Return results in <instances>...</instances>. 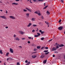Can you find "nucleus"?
Masks as SVG:
<instances>
[{
    "label": "nucleus",
    "mask_w": 65,
    "mask_h": 65,
    "mask_svg": "<svg viewBox=\"0 0 65 65\" xmlns=\"http://www.w3.org/2000/svg\"><path fill=\"white\" fill-rule=\"evenodd\" d=\"M64 46L63 44H62L59 45V46H60V47H62V46Z\"/></svg>",
    "instance_id": "18"
},
{
    "label": "nucleus",
    "mask_w": 65,
    "mask_h": 65,
    "mask_svg": "<svg viewBox=\"0 0 65 65\" xmlns=\"http://www.w3.org/2000/svg\"><path fill=\"white\" fill-rule=\"evenodd\" d=\"M36 53V52H33V53H32V54H34V53Z\"/></svg>",
    "instance_id": "58"
},
{
    "label": "nucleus",
    "mask_w": 65,
    "mask_h": 65,
    "mask_svg": "<svg viewBox=\"0 0 65 65\" xmlns=\"http://www.w3.org/2000/svg\"><path fill=\"white\" fill-rule=\"evenodd\" d=\"M30 0V3H32V2Z\"/></svg>",
    "instance_id": "55"
},
{
    "label": "nucleus",
    "mask_w": 65,
    "mask_h": 65,
    "mask_svg": "<svg viewBox=\"0 0 65 65\" xmlns=\"http://www.w3.org/2000/svg\"><path fill=\"white\" fill-rule=\"evenodd\" d=\"M27 43H30V42L29 41H28V42H27Z\"/></svg>",
    "instance_id": "43"
},
{
    "label": "nucleus",
    "mask_w": 65,
    "mask_h": 65,
    "mask_svg": "<svg viewBox=\"0 0 65 65\" xmlns=\"http://www.w3.org/2000/svg\"><path fill=\"white\" fill-rule=\"evenodd\" d=\"M8 28V26H7L5 27V28H6V29H7Z\"/></svg>",
    "instance_id": "48"
},
{
    "label": "nucleus",
    "mask_w": 65,
    "mask_h": 65,
    "mask_svg": "<svg viewBox=\"0 0 65 65\" xmlns=\"http://www.w3.org/2000/svg\"><path fill=\"white\" fill-rule=\"evenodd\" d=\"M41 18H42V19H44V18L42 16Z\"/></svg>",
    "instance_id": "51"
},
{
    "label": "nucleus",
    "mask_w": 65,
    "mask_h": 65,
    "mask_svg": "<svg viewBox=\"0 0 65 65\" xmlns=\"http://www.w3.org/2000/svg\"><path fill=\"white\" fill-rule=\"evenodd\" d=\"M37 34L38 35V36H40V33H37Z\"/></svg>",
    "instance_id": "23"
},
{
    "label": "nucleus",
    "mask_w": 65,
    "mask_h": 65,
    "mask_svg": "<svg viewBox=\"0 0 65 65\" xmlns=\"http://www.w3.org/2000/svg\"><path fill=\"white\" fill-rule=\"evenodd\" d=\"M37 48L38 49H39V48H40V46H38L37 47Z\"/></svg>",
    "instance_id": "27"
},
{
    "label": "nucleus",
    "mask_w": 65,
    "mask_h": 65,
    "mask_svg": "<svg viewBox=\"0 0 65 65\" xmlns=\"http://www.w3.org/2000/svg\"><path fill=\"white\" fill-rule=\"evenodd\" d=\"M44 38L43 37L42 38H41V40H44Z\"/></svg>",
    "instance_id": "32"
},
{
    "label": "nucleus",
    "mask_w": 65,
    "mask_h": 65,
    "mask_svg": "<svg viewBox=\"0 0 65 65\" xmlns=\"http://www.w3.org/2000/svg\"><path fill=\"white\" fill-rule=\"evenodd\" d=\"M44 57V54H43L41 56V58H43Z\"/></svg>",
    "instance_id": "10"
},
{
    "label": "nucleus",
    "mask_w": 65,
    "mask_h": 65,
    "mask_svg": "<svg viewBox=\"0 0 65 65\" xmlns=\"http://www.w3.org/2000/svg\"><path fill=\"white\" fill-rule=\"evenodd\" d=\"M48 6H46L45 7L43 8V9H45V8H46L47 7H48Z\"/></svg>",
    "instance_id": "22"
},
{
    "label": "nucleus",
    "mask_w": 65,
    "mask_h": 65,
    "mask_svg": "<svg viewBox=\"0 0 65 65\" xmlns=\"http://www.w3.org/2000/svg\"><path fill=\"white\" fill-rule=\"evenodd\" d=\"M9 17L10 18L12 19H13L14 20H15V18L13 16H10Z\"/></svg>",
    "instance_id": "3"
},
{
    "label": "nucleus",
    "mask_w": 65,
    "mask_h": 65,
    "mask_svg": "<svg viewBox=\"0 0 65 65\" xmlns=\"http://www.w3.org/2000/svg\"><path fill=\"white\" fill-rule=\"evenodd\" d=\"M2 61H0V63H2Z\"/></svg>",
    "instance_id": "62"
},
{
    "label": "nucleus",
    "mask_w": 65,
    "mask_h": 65,
    "mask_svg": "<svg viewBox=\"0 0 65 65\" xmlns=\"http://www.w3.org/2000/svg\"><path fill=\"white\" fill-rule=\"evenodd\" d=\"M56 45H58V44H58V43H56Z\"/></svg>",
    "instance_id": "56"
},
{
    "label": "nucleus",
    "mask_w": 65,
    "mask_h": 65,
    "mask_svg": "<svg viewBox=\"0 0 65 65\" xmlns=\"http://www.w3.org/2000/svg\"><path fill=\"white\" fill-rule=\"evenodd\" d=\"M55 57V55H53V57Z\"/></svg>",
    "instance_id": "53"
},
{
    "label": "nucleus",
    "mask_w": 65,
    "mask_h": 65,
    "mask_svg": "<svg viewBox=\"0 0 65 65\" xmlns=\"http://www.w3.org/2000/svg\"><path fill=\"white\" fill-rule=\"evenodd\" d=\"M22 40H25V39H26V38H22Z\"/></svg>",
    "instance_id": "26"
},
{
    "label": "nucleus",
    "mask_w": 65,
    "mask_h": 65,
    "mask_svg": "<svg viewBox=\"0 0 65 65\" xmlns=\"http://www.w3.org/2000/svg\"><path fill=\"white\" fill-rule=\"evenodd\" d=\"M12 5H18V3H13L12 4Z\"/></svg>",
    "instance_id": "12"
},
{
    "label": "nucleus",
    "mask_w": 65,
    "mask_h": 65,
    "mask_svg": "<svg viewBox=\"0 0 65 65\" xmlns=\"http://www.w3.org/2000/svg\"><path fill=\"white\" fill-rule=\"evenodd\" d=\"M0 18H1L4 19H7V18L4 15L1 16L0 17Z\"/></svg>",
    "instance_id": "2"
},
{
    "label": "nucleus",
    "mask_w": 65,
    "mask_h": 65,
    "mask_svg": "<svg viewBox=\"0 0 65 65\" xmlns=\"http://www.w3.org/2000/svg\"><path fill=\"white\" fill-rule=\"evenodd\" d=\"M15 1H20V0H15Z\"/></svg>",
    "instance_id": "52"
},
{
    "label": "nucleus",
    "mask_w": 65,
    "mask_h": 65,
    "mask_svg": "<svg viewBox=\"0 0 65 65\" xmlns=\"http://www.w3.org/2000/svg\"><path fill=\"white\" fill-rule=\"evenodd\" d=\"M28 64H30V62L29 61L28 62Z\"/></svg>",
    "instance_id": "49"
},
{
    "label": "nucleus",
    "mask_w": 65,
    "mask_h": 65,
    "mask_svg": "<svg viewBox=\"0 0 65 65\" xmlns=\"http://www.w3.org/2000/svg\"><path fill=\"white\" fill-rule=\"evenodd\" d=\"M26 16L27 17H29V13H28L26 14Z\"/></svg>",
    "instance_id": "15"
},
{
    "label": "nucleus",
    "mask_w": 65,
    "mask_h": 65,
    "mask_svg": "<svg viewBox=\"0 0 65 65\" xmlns=\"http://www.w3.org/2000/svg\"><path fill=\"white\" fill-rule=\"evenodd\" d=\"M44 33V31H43L41 32V34H43V33Z\"/></svg>",
    "instance_id": "29"
},
{
    "label": "nucleus",
    "mask_w": 65,
    "mask_h": 65,
    "mask_svg": "<svg viewBox=\"0 0 65 65\" xmlns=\"http://www.w3.org/2000/svg\"><path fill=\"white\" fill-rule=\"evenodd\" d=\"M39 32H40V33H41L42 32V30H40L39 31Z\"/></svg>",
    "instance_id": "42"
},
{
    "label": "nucleus",
    "mask_w": 65,
    "mask_h": 65,
    "mask_svg": "<svg viewBox=\"0 0 65 65\" xmlns=\"http://www.w3.org/2000/svg\"><path fill=\"white\" fill-rule=\"evenodd\" d=\"M36 0H33V1H34V2H36Z\"/></svg>",
    "instance_id": "57"
},
{
    "label": "nucleus",
    "mask_w": 65,
    "mask_h": 65,
    "mask_svg": "<svg viewBox=\"0 0 65 65\" xmlns=\"http://www.w3.org/2000/svg\"><path fill=\"white\" fill-rule=\"evenodd\" d=\"M41 24V23L40 22L39 23V24Z\"/></svg>",
    "instance_id": "63"
},
{
    "label": "nucleus",
    "mask_w": 65,
    "mask_h": 65,
    "mask_svg": "<svg viewBox=\"0 0 65 65\" xmlns=\"http://www.w3.org/2000/svg\"><path fill=\"white\" fill-rule=\"evenodd\" d=\"M32 25V24L31 23H30L27 26V27H30V26H31Z\"/></svg>",
    "instance_id": "11"
},
{
    "label": "nucleus",
    "mask_w": 65,
    "mask_h": 65,
    "mask_svg": "<svg viewBox=\"0 0 65 65\" xmlns=\"http://www.w3.org/2000/svg\"><path fill=\"white\" fill-rule=\"evenodd\" d=\"M64 34H65V31H64Z\"/></svg>",
    "instance_id": "64"
},
{
    "label": "nucleus",
    "mask_w": 65,
    "mask_h": 65,
    "mask_svg": "<svg viewBox=\"0 0 65 65\" xmlns=\"http://www.w3.org/2000/svg\"><path fill=\"white\" fill-rule=\"evenodd\" d=\"M17 65H20V63L18 62L17 63Z\"/></svg>",
    "instance_id": "39"
},
{
    "label": "nucleus",
    "mask_w": 65,
    "mask_h": 65,
    "mask_svg": "<svg viewBox=\"0 0 65 65\" xmlns=\"http://www.w3.org/2000/svg\"><path fill=\"white\" fill-rule=\"evenodd\" d=\"M9 59H8V58L7 59V61H8Z\"/></svg>",
    "instance_id": "60"
},
{
    "label": "nucleus",
    "mask_w": 65,
    "mask_h": 65,
    "mask_svg": "<svg viewBox=\"0 0 65 65\" xmlns=\"http://www.w3.org/2000/svg\"><path fill=\"white\" fill-rule=\"evenodd\" d=\"M16 40H18V41H19V40H20V39L19 38H18V37H17L16 38Z\"/></svg>",
    "instance_id": "13"
},
{
    "label": "nucleus",
    "mask_w": 65,
    "mask_h": 65,
    "mask_svg": "<svg viewBox=\"0 0 65 65\" xmlns=\"http://www.w3.org/2000/svg\"><path fill=\"white\" fill-rule=\"evenodd\" d=\"M33 26L34 27H36V26H37V25L36 24L33 25Z\"/></svg>",
    "instance_id": "28"
},
{
    "label": "nucleus",
    "mask_w": 65,
    "mask_h": 65,
    "mask_svg": "<svg viewBox=\"0 0 65 65\" xmlns=\"http://www.w3.org/2000/svg\"><path fill=\"white\" fill-rule=\"evenodd\" d=\"M6 13H8V11L7 10L6 11Z\"/></svg>",
    "instance_id": "44"
},
{
    "label": "nucleus",
    "mask_w": 65,
    "mask_h": 65,
    "mask_svg": "<svg viewBox=\"0 0 65 65\" xmlns=\"http://www.w3.org/2000/svg\"><path fill=\"white\" fill-rule=\"evenodd\" d=\"M37 0L38 1H41V2L43 1V0Z\"/></svg>",
    "instance_id": "30"
},
{
    "label": "nucleus",
    "mask_w": 65,
    "mask_h": 65,
    "mask_svg": "<svg viewBox=\"0 0 65 65\" xmlns=\"http://www.w3.org/2000/svg\"><path fill=\"white\" fill-rule=\"evenodd\" d=\"M25 9L28 10V11H29V12H31V10L30 9H28L27 8H26Z\"/></svg>",
    "instance_id": "9"
},
{
    "label": "nucleus",
    "mask_w": 65,
    "mask_h": 65,
    "mask_svg": "<svg viewBox=\"0 0 65 65\" xmlns=\"http://www.w3.org/2000/svg\"><path fill=\"white\" fill-rule=\"evenodd\" d=\"M52 50L53 51H56L57 50V48L55 47H54L52 48Z\"/></svg>",
    "instance_id": "6"
},
{
    "label": "nucleus",
    "mask_w": 65,
    "mask_h": 65,
    "mask_svg": "<svg viewBox=\"0 0 65 65\" xmlns=\"http://www.w3.org/2000/svg\"><path fill=\"white\" fill-rule=\"evenodd\" d=\"M60 45L58 44V45L57 46L56 48H59V46Z\"/></svg>",
    "instance_id": "16"
},
{
    "label": "nucleus",
    "mask_w": 65,
    "mask_h": 65,
    "mask_svg": "<svg viewBox=\"0 0 65 65\" xmlns=\"http://www.w3.org/2000/svg\"><path fill=\"white\" fill-rule=\"evenodd\" d=\"M45 48L46 50H48V47H45Z\"/></svg>",
    "instance_id": "34"
},
{
    "label": "nucleus",
    "mask_w": 65,
    "mask_h": 65,
    "mask_svg": "<svg viewBox=\"0 0 65 65\" xmlns=\"http://www.w3.org/2000/svg\"><path fill=\"white\" fill-rule=\"evenodd\" d=\"M0 11H2V10H0Z\"/></svg>",
    "instance_id": "61"
},
{
    "label": "nucleus",
    "mask_w": 65,
    "mask_h": 65,
    "mask_svg": "<svg viewBox=\"0 0 65 65\" xmlns=\"http://www.w3.org/2000/svg\"><path fill=\"white\" fill-rule=\"evenodd\" d=\"M37 30H36V31H38V28H37Z\"/></svg>",
    "instance_id": "59"
},
{
    "label": "nucleus",
    "mask_w": 65,
    "mask_h": 65,
    "mask_svg": "<svg viewBox=\"0 0 65 65\" xmlns=\"http://www.w3.org/2000/svg\"><path fill=\"white\" fill-rule=\"evenodd\" d=\"M32 21H35V18H32Z\"/></svg>",
    "instance_id": "14"
},
{
    "label": "nucleus",
    "mask_w": 65,
    "mask_h": 65,
    "mask_svg": "<svg viewBox=\"0 0 65 65\" xmlns=\"http://www.w3.org/2000/svg\"><path fill=\"white\" fill-rule=\"evenodd\" d=\"M14 37H17V35L15 34H14Z\"/></svg>",
    "instance_id": "33"
},
{
    "label": "nucleus",
    "mask_w": 65,
    "mask_h": 65,
    "mask_svg": "<svg viewBox=\"0 0 65 65\" xmlns=\"http://www.w3.org/2000/svg\"><path fill=\"white\" fill-rule=\"evenodd\" d=\"M32 58H35L37 56L35 55H33L32 56Z\"/></svg>",
    "instance_id": "8"
},
{
    "label": "nucleus",
    "mask_w": 65,
    "mask_h": 65,
    "mask_svg": "<svg viewBox=\"0 0 65 65\" xmlns=\"http://www.w3.org/2000/svg\"><path fill=\"white\" fill-rule=\"evenodd\" d=\"M44 47H43L41 48V50H43L44 49H43L44 48Z\"/></svg>",
    "instance_id": "45"
},
{
    "label": "nucleus",
    "mask_w": 65,
    "mask_h": 65,
    "mask_svg": "<svg viewBox=\"0 0 65 65\" xmlns=\"http://www.w3.org/2000/svg\"><path fill=\"white\" fill-rule=\"evenodd\" d=\"M35 13H36V14H38V15L39 16H40L41 15V13L40 12V11H38L35 12Z\"/></svg>",
    "instance_id": "1"
},
{
    "label": "nucleus",
    "mask_w": 65,
    "mask_h": 65,
    "mask_svg": "<svg viewBox=\"0 0 65 65\" xmlns=\"http://www.w3.org/2000/svg\"><path fill=\"white\" fill-rule=\"evenodd\" d=\"M50 53V52H48L46 53H45V55H47V54H48V53Z\"/></svg>",
    "instance_id": "35"
},
{
    "label": "nucleus",
    "mask_w": 65,
    "mask_h": 65,
    "mask_svg": "<svg viewBox=\"0 0 65 65\" xmlns=\"http://www.w3.org/2000/svg\"><path fill=\"white\" fill-rule=\"evenodd\" d=\"M35 32V30L34 29H33L32 30V32Z\"/></svg>",
    "instance_id": "36"
},
{
    "label": "nucleus",
    "mask_w": 65,
    "mask_h": 65,
    "mask_svg": "<svg viewBox=\"0 0 65 65\" xmlns=\"http://www.w3.org/2000/svg\"><path fill=\"white\" fill-rule=\"evenodd\" d=\"M0 53L1 54H3V52H2V50L0 51Z\"/></svg>",
    "instance_id": "21"
},
{
    "label": "nucleus",
    "mask_w": 65,
    "mask_h": 65,
    "mask_svg": "<svg viewBox=\"0 0 65 65\" xmlns=\"http://www.w3.org/2000/svg\"><path fill=\"white\" fill-rule=\"evenodd\" d=\"M27 62H28V60H26L25 61V63H27Z\"/></svg>",
    "instance_id": "46"
},
{
    "label": "nucleus",
    "mask_w": 65,
    "mask_h": 65,
    "mask_svg": "<svg viewBox=\"0 0 65 65\" xmlns=\"http://www.w3.org/2000/svg\"><path fill=\"white\" fill-rule=\"evenodd\" d=\"M45 23H46V24H47V25H48V24H49V23H48V22H46V21H45Z\"/></svg>",
    "instance_id": "19"
},
{
    "label": "nucleus",
    "mask_w": 65,
    "mask_h": 65,
    "mask_svg": "<svg viewBox=\"0 0 65 65\" xmlns=\"http://www.w3.org/2000/svg\"><path fill=\"white\" fill-rule=\"evenodd\" d=\"M46 13L47 14H50V12H48V11H47Z\"/></svg>",
    "instance_id": "37"
},
{
    "label": "nucleus",
    "mask_w": 65,
    "mask_h": 65,
    "mask_svg": "<svg viewBox=\"0 0 65 65\" xmlns=\"http://www.w3.org/2000/svg\"><path fill=\"white\" fill-rule=\"evenodd\" d=\"M34 51H37V49L35 48L34 49Z\"/></svg>",
    "instance_id": "40"
},
{
    "label": "nucleus",
    "mask_w": 65,
    "mask_h": 65,
    "mask_svg": "<svg viewBox=\"0 0 65 65\" xmlns=\"http://www.w3.org/2000/svg\"><path fill=\"white\" fill-rule=\"evenodd\" d=\"M55 53H58V52L57 51H56L55 52Z\"/></svg>",
    "instance_id": "54"
},
{
    "label": "nucleus",
    "mask_w": 65,
    "mask_h": 65,
    "mask_svg": "<svg viewBox=\"0 0 65 65\" xmlns=\"http://www.w3.org/2000/svg\"><path fill=\"white\" fill-rule=\"evenodd\" d=\"M28 38L29 39H31V37H28Z\"/></svg>",
    "instance_id": "41"
},
{
    "label": "nucleus",
    "mask_w": 65,
    "mask_h": 65,
    "mask_svg": "<svg viewBox=\"0 0 65 65\" xmlns=\"http://www.w3.org/2000/svg\"><path fill=\"white\" fill-rule=\"evenodd\" d=\"M10 51L11 53H13V50L11 48H10Z\"/></svg>",
    "instance_id": "5"
},
{
    "label": "nucleus",
    "mask_w": 65,
    "mask_h": 65,
    "mask_svg": "<svg viewBox=\"0 0 65 65\" xmlns=\"http://www.w3.org/2000/svg\"><path fill=\"white\" fill-rule=\"evenodd\" d=\"M8 54H9V53L8 52L6 53V56H7V55H8Z\"/></svg>",
    "instance_id": "24"
},
{
    "label": "nucleus",
    "mask_w": 65,
    "mask_h": 65,
    "mask_svg": "<svg viewBox=\"0 0 65 65\" xmlns=\"http://www.w3.org/2000/svg\"><path fill=\"white\" fill-rule=\"evenodd\" d=\"M19 47H20V48H22V46H19Z\"/></svg>",
    "instance_id": "47"
},
{
    "label": "nucleus",
    "mask_w": 65,
    "mask_h": 65,
    "mask_svg": "<svg viewBox=\"0 0 65 65\" xmlns=\"http://www.w3.org/2000/svg\"><path fill=\"white\" fill-rule=\"evenodd\" d=\"M61 22V20H59V23H60V22Z\"/></svg>",
    "instance_id": "50"
},
{
    "label": "nucleus",
    "mask_w": 65,
    "mask_h": 65,
    "mask_svg": "<svg viewBox=\"0 0 65 65\" xmlns=\"http://www.w3.org/2000/svg\"><path fill=\"white\" fill-rule=\"evenodd\" d=\"M63 27L62 26H60L58 27V29L60 30H61L63 29Z\"/></svg>",
    "instance_id": "7"
},
{
    "label": "nucleus",
    "mask_w": 65,
    "mask_h": 65,
    "mask_svg": "<svg viewBox=\"0 0 65 65\" xmlns=\"http://www.w3.org/2000/svg\"><path fill=\"white\" fill-rule=\"evenodd\" d=\"M61 3H64V2H63V0H61Z\"/></svg>",
    "instance_id": "38"
},
{
    "label": "nucleus",
    "mask_w": 65,
    "mask_h": 65,
    "mask_svg": "<svg viewBox=\"0 0 65 65\" xmlns=\"http://www.w3.org/2000/svg\"><path fill=\"white\" fill-rule=\"evenodd\" d=\"M43 63L45 64L46 63V60H45L43 62Z\"/></svg>",
    "instance_id": "17"
},
{
    "label": "nucleus",
    "mask_w": 65,
    "mask_h": 65,
    "mask_svg": "<svg viewBox=\"0 0 65 65\" xmlns=\"http://www.w3.org/2000/svg\"><path fill=\"white\" fill-rule=\"evenodd\" d=\"M45 53H47V52H48V50H45L44 51Z\"/></svg>",
    "instance_id": "25"
},
{
    "label": "nucleus",
    "mask_w": 65,
    "mask_h": 65,
    "mask_svg": "<svg viewBox=\"0 0 65 65\" xmlns=\"http://www.w3.org/2000/svg\"><path fill=\"white\" fill-rule=\"evenodd\" d=\"M35 37H38V35H34Z\"/></svg>",
    "instance_id": "20"
},
{
    "label": "nucleus",
    "mask_w": 65,
    "mask_h": 65,
    "mask_svg": "<svg viewBox=\"0 0 65 65\" xmlns=\"http://www.w3.org/2000/svg\"><path fill=\"white\" fill-rule=\"evenodd\" d=\"M23 11H24V12H26V11H27V10H26V9H24L23 10Z\"/></svg>",
    "instance_id": "31"
},
{
    "label": "nucleus",
    "mask_w": 65,
    "mask_h": 65,
    "mask_svg": "<svg viewBox=\"0 0 65 65\" xmlns=\"http://www.w3.org/2000/svg\"><path fill=\"white\" fill-rule=\"evenodd\" d=\"M19 33L21 34H25L24 32H23L22 31H19Z\"/></svg>",
    "instance_id": "4"
}]
</instances>
